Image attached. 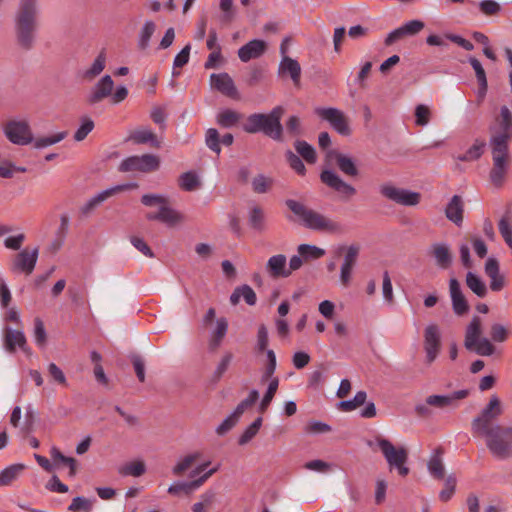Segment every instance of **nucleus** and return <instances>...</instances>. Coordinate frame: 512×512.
<instances>
[{"instance_id": "obj_17", "label": "nucleus", "mask_w": 512, "mask_h": 512, "mask_svg": "<svg viewBox=\"0 0 512 512\" xmlns=\"http://www.w3.org/2000/svg\"><path fill=\"white\" fill-rule=\"evenodd\" d=\"M325 160L327 163L334 162L337 168L346 176L355 178L359 175V170L352 157L337 150H328Z\"/></svg>"}, {"instance_id": "obj_3", "label": "nucleus", "mask_w": 512, "mask_h": 512, "mask_svg": "<svg viewBox=\"0 0 512 512\" xmlns=\"http://www.w3.org/2000/svg\"><path fill=\"white\" fill-rule=\"evenodd\" d=\"M285 204L288 209L298 217V220L301 221V223L308 229L333 232L338 228V224L336 222L296 200L287 199Z\"/></svg>"}, {"instance_id": "obj_62", "label": "nucleus", "mask_w": 512, "mask_h": 512, "mask_svg": "<svg viewBox=\"0 0 512 512\" xmlns=\"http://www.w3.org/2000/svg\"><path fill=\"white\" fill-rule=\"evenodd\" d=\"M232 360H233L232 352L228 351L223 355V357L221 358V361L219 362L218 366L216 367V369L213 373V381L217 382L222 378V376L227 371Z\"/></svg>"}, {"instance_id": "obj_49", "label": "nucleus", "mask_w": 512, "mask_h": 512, "mask_svg": "<svg viewBox=\"0 0 512 512\" xmlns=\"http://www.w3.org/2000/svg\"><path fill=\"white\" fill-rule=\"evenodd\" d=\"M273 179L263 174H258L252 180V189L255 193H267L273 186Z\"/></svg>"}, {"instance_id": "obj_21", "label": "nucleus", "mask_w": 512, "mask_h": 512, "mask_svg": "<svg viewBox=\"0 0 512 512\" xmlns=\"http://www.w3.org/2000/svg\"><path fill=\"white\" fill-rule=\"evenodd\" d=\"M449 291L452 309L457 316H463L469 312V304L461 290L460 282L456 278L449 280Z\"/></svg>"}, {"instance_id": "obj_12", "label": "nucleus", "mask_w": 512, "mask_h": 512, "mask_svg": "<svg viewBox=\"0 0 512 512\" xmlns=\"http://www.w3.org/2000/svg\"><path fill=\"white\" fill-rule=\"evenodd\" d=\"M380 193L383 197L403 206H416L421 200V194L419 192L397 188L391 184L381 185Z\"/></svg>"}, {"instance_id": "obj_25", "label": "nucleus", "mask_w": 512, "mask_h": 512, "mask_svg": "<svg viewBox=\"0 0 512 512\" xmlns=\"http://www.w3.org/2000/svg\"><path fill=\"white\" fill-rule=\"evenodd\" d=\"M266 49L267 44L265 41L253 39L238 50V57L242 62H248L251 59H256L262 56Z\"/></svg>"}, {"instance_id": "obj_5", "label": "nucleus", "mask_w": 512, "mask_h": 512, "mask_svg": "<svg viewBox=\"0 0 512 512\" xmlns=\"http://www.w3.org/2000/svg\"><path fill=\"white\" fill-rule=\"evenodd\" d=\"M464 347L480 356H491L495 352L492 340L482 337V320L477 315H474L466 326Z\"/></svg>"}, {"instance_id": "obj_54", "label": "nucleus", "mask_w": 512, "mask_h": 512, "mask_svg": "<svg viewBox=\"0 0 512 512\" xmlns=\"http://www.w3.org/2000/svg\"><path fill=\"white\" fill-rule=\"evenodd\" d=\"M259 398V392L256 389H252L248 396L243 399L235 408L233 413L237 415L239 418L243 415V413L250 407H252Z\"/></svg>"}, {"instance_id": "obj_33", "label": "nucleus", "mask_w": 512, "mask_h": 512, "mask_svg": "<svg viewBox=\"0 0 512 512\" xmlns=\"http://www.w3.org/2000/svg\"><path fill=\"white\" fill-rule=\"evenodd\" d=\"M443 453V448L438 447L427 464L430 474L437 480L443 479L445 474V469L441 458Z\"/></svg>"}, {"instance_id": "obj_31", "label": "nucleus", "mask_w": 512, "mask_h": 512, "mask_svg": "<svg viewBox=\"0 0 512 512\" xmlns=\"http://www.w3.org/2000/svg\"><path fill=\"white\" fill-rule=\"evenodd\" d=\"M431 253L436 260V264L442 269H448L453 261L450 248L445 243H434L431 246Z\"/></svg>"}, {"instance_id": "obj_13", "label": "nucleus", "mask_w": 512, "mask_h": 512, "mask_svg": "<svg viewBox=\"0 0 512 512\" xmlns=\"http://www.w3.org/2000/svg\"><path fill=\"white\" fill-rule=\"evenodd\" d=\"M315 114L322 120L329 122L331 127L340 135L349 136L351 134L349 120L341 110L333 107L316 108Z\"/></svg>"}, {"instance_id": "obj_34", "label": "nucleus", "mask_w": 512, "mask_h": 512, "mask_svg": "<svg viewBox=\"0 0 512 512\" xmlns=\"http://www.w3.org/2000/svg\"><path fill=\"white\" fill-rule=\"evenodd\" d=\"M51 458L54 462V466H57L59 463L69 467V477H74L77 473V460L73 457H68L62 454V452L56 448L52 447L50 450Z\"/></svg>"}, {"instance_id": "obj_45", "label": "nucleus", "mask_w": 512, "mask_h": 512, "mask_svg": "<svg viewBox=\"0 0 512 512\" xmlns=\"http://www.w3.org/2000/svg\"><path fill=\"white\" fill-rule=\"evenodd\" d=\"M106 56L104 50H102L99 55L94 60L93 64L89 69H87L83 77L86 80H92L96 76H98L105 68Z\"/></svg>"}, {"instance_id": "obj_51", "label": "nucleus", "mask_w": 512, "mask_h": 512, "mask_svg": "<svg viewBox=\"0 0 512 512\" xmlns=\"http://www.w3.org/2000/svg\"><path fill=\"white\" fill-rule=\"evenodd\" d=\"M80 120L81 124L73 136L77 142L83 141L95 127L94 121L88 116H83Z\"/></svg>"}, {"instance_id": "obj_36", "label": "nucleus", "mask_w": 512, "mask_h": 512, "mask_svg": "<svg viewBox=\"0 0 512 512\" xmlns=\"http://www.w3.org/2000/svg\"><path fill=\"white\" fill-rule=\"evenodd\" d=\"M469 63L471 64V66L473 67V69L475 71L476 78H477V81L479 84L478 96L480 98H483L486 95L487 88H488L485 70L482 67L481 62L475 57H470Z\"/></svg>"}, {"instance_id": "obj_40", "label": "nucleus", "mask_w": 512, "mask_h": 512, "mask_svg": "<svg viewBox=\"0 0 512 512\" xmlns=\"http://www.w3.org/2000/svg\"><path fill=\"white\" fill-rule=\"evenodd\" d=\"M486 143L483 140L476 139L474 144L462 155L456 157L457 160L462 162L478 160L483 152Z\"/></svg>"}, {"instance_id": "obj_37", "label": "nucleus", "mask_w": 512, "mask_h": 512, "mask_svg": "<svg viewBox=\"0 0 512 512\" xmlns=\"http://www.w3.org/2000/svg\"><path fill=\"white\" fill-rule=\"evenodd\" d=\"M24 464H12L0 472V486H8L24 471Z\"/></svg>"}, {"instance_id": "obj_9", "label": "nucleus", "mask_w": 512, "mask_h": 512, "mask_svg": "<svg viewBox=\"0 0 512 512\" xmlns=\"http://www.w3.org/2000/svg\"><path fill=\"white\" fill-rule=\"evenodd\" d=\"M5 137L15 145H27L33 142V134L27 120H9L2 126Z\"/></svg>"}, {"instance_id": "obj_39", "label": "nucleus", "mask_w": 512, "mask_h": 512, "mask_svg": "<svg viewBox=\"0 0 512 512\" xmlns=\"http://www.w3.org/2000/svg\"><path fill=\"white\" fill-rule=\"evenodd\" d=\"M466 285L480 298H484L487 295L486 284L479 276L472 272L466 274Z\"/></svg>"}, {"instance_id": "obj_14", "label": "nucleus", "mask_w": 512, "mask_h": 512, "mask_svg": "<svg viewBox=\"0 0 512 512\" xmlns=\"http://www.w3.org/2000/svg\"><path fill=\"white\" fill-rule=\"evenodd\" d=\"M360 252V246L358 244H352L350 246H339L335 251L336 256L344 254V261L341 265L340 281L344 286H348L351 280L352 270L357 263V259Z\"/></svg>"}, {"instance_id": "obj_38", "label": "nucleus", "mask_w": 512, "mask_h": 512, "mask_svg": "<svg viewBox=\"0 0 512 512\" xmlns=\"http://www.w3.org/2000/svg\"><path fill=\"white\" fill-rule=\"evenodd\" d=\"M276 367L277 359L275 352L273 350H267V363L265 364V367L260 378L261 384H264L266 382L271 383V380L279 379L278 377L274 376Z\"/></svg>"}, {"instance_id": "obj_35", "label": "nucleus", "mask_w": 512, "mask_h": 512, "mask_svg": "<svg viewBox=\"0 0 512 512\" xmlns=\"http://www.w3.org/2000/svg\"><path fill=\"white\" fill-rule=\"evenodd\" d=\"M242 115L232 109H225L216 116V123L222 128H232L241 120Z\"/></svg>"}, {"instance_id": "obj_42", "label": "nucleus", "mask_w": 512, "mask_h": 512, "mask_svg": "<svg viewBox=\"0 0 512 512\" xmlns=\"http://www.w3.org/2000/svg\"><path fill=\"white\" fill-rule=\"evenodd\" d=\"M201 183L198 176L192 172H184L179 177V187L184 191H194L200 187Z\"/></svg>"}, {"instance_id": "obj_53", "label": "nucleus", "mask_w": 512, "mask_h": 512, "mask_svg": "<svg viewBox=\"0 0 512 512\" xmlns=\"http://www.w3.org/2000/svg\"><path fill=\"white\" fill-rule=\"evenodd\" d=\"M68 135L67 131L58 132L54 135L47 136V137H40L35 139L34 141V147L37 149L45 148L51 145H54L56 143H59L60 141L64 140Z\"/></svg>"}, {"instance_id": "obj_4", "label": "nucleus", "mask_w": 512, "mask_h": 512, "mask_svg": "<svg viewBox=\"0 0 512 512\" xmlns=\"http://www.w3.org/2000/svg\"><path fill=\"white\" fill-rule=\"evenodd\" d=\"M485 438L490 453L498 459L512 456V427L498 425L477 434Z\"/></svg>"}, {"instance_id": "obj_6", "label": "nucleus", "mask_w": 512, "mask_h": 512, "mask_svg": "<svg viewBox=\"0 0 512 512\" xmlns=\"http://www.w3.org/2000/svg\"><path fill=\"white\" fill-rule=\"evenodd\" d=\"M376 441L390 470L396 469L400 476H407L410 472V469L406 466L408 461L407 449L402 446L395 447L392 442L386 438L377 437Z\"/></svg>"}, {"instance_id": "obj_30", "label": "nucleus", "mask_w": 512, "mask_h": 512, "mask_svg": "<svg viewBox=\"0 0 512 512\" xmlns=\"http://www.w3.org/2000/svg\"><path fill=\"white\" fill-rule=\"evenodd\" d=\"M5 348L8 352L13 353L16 350V346H19L24 352H28L26 346V337L23 332L19 330H13L9 327L5 329L4 338Z\"/></svg>"}, {"instance_id": "obj_57", "label": "nucleus", "mask_w": 512, "mask_h": 512, "mask_svg": "<svg viewBox=\"0 0 512 512\" xmlns=\"http://www.w3.org/2000/svg\"><path fill=\"white\" fill-rule=\"evenodd\" d=\"M146 471L143 461H133L121 467L119 473L122 475H131L134 477L142 476Z\"/></svg>"}, {"instance_id": "obj_23", "label": "nucleus", "mask_w": 512, "mask_h": 512, "mask_svg": "<svg viewBox=\"0 0 512 512\" xmlns=\"http://www.w3.org/2000/svg\"><path fill=\"white\" fill-rule=\"evenodd\" d=\"M218 470V467H214L200 476L198 479L192 480L190 482H177L172 484L168 488V493L172 495H179L181 492L185 494H190L195 489L202 486L213 474H215Z\"/></svg>"}, {"instance_id": "obj_47", "label": "nucleus", "mask_w": 512, "mask_h": 512, "mask_svg": "<svg viewBox=\"0 0 512 512\" xmlns=\"http://www.w3.org/2000/svg\"><path fill=\"white\" fill-rule=\"evenodd\" d=\"M249 224L251 228L257 231H263L265 229V216L261 207L255 206L251 209L249 213Z\"/></svg>"}, {"instance_id": "obj_28", "label": "nucleus", "mask_w": 512, "mask_h": 512, "mask_svg": "<svg viewBox=\"0 0 512 512\" xmlns=\"http://www.w3.org/2000/svg\"><path fill=\"white\" fill-rule=\"evenodd\" d=\"M469 391L466 389L455 391L450 395H430L426 398V403L430 406L444 408L454 406L457 400L466 398Z\"/></svg>"}, {"instance_id": "obj_63", "label": "nucleus", "mask_w": 512, "mask_h": 512, "mask_svg": "<svg viewBox=\"0 0 512 512\" xmlns=\"http://www.w3.org/2000/svg\"><path fill=\"white\" fill-rule=\"evenodd\" d=\"M456 488V478L452 475H449L444 484V488L439 493V498L443 502H447L451 499L455 492Z\"/></svg>"}, {"instance_id": "obj_59", "label": "nucleus", "mask_w": 512, "mask_h": 512, "mask_svg": "<svg viewBox=\"0 0 512 512\" xmlns=\"http://www.w3.org/2000/svg\"><path fill=\"white\" fill-rule=\"evenodd\" d=\"M489 334H490V339L493 342H498V343L505 342L509 337L508 329L500 323H493L490 326Z\"/></svg>"}, {"instance_id": "obj_61", "label": "nucleus", "mask_w": 512, "mask_h": 512, "mask_svg": "<svg viewBox=\"0 0 512 512\" xmlns=\"http://www.w3.org/2000/svg\"><path fill=\"white\" fill-rule=\"evenodd\" d=\"M285 158L289 166L299 175H305L306 167L301 158L291 150L286 151Z\"/></svg>"}, {"instance_id": "obj_18", "label": "nucleus", "mask_w": 512, "mask_h": 512, "mask_svg": "<svg viewBox=\"0 0 512 512\" xmlns=\"http://www.w3.org/2000/svg\"><path fill=\"white\" fill-rule=\"evenodd\" d=\"M114 88V81L110 75L103 76L86 96V103L90 106L96 105L105 98L111 96Z\"/></svg>"}, {"instance_id": "obj_64", "label": "nucleus", "mask_w": 512, "mask_h": 512, "mask_svg": "<svg viewBox=\"0 0 512 512\" xmlns=\"http://www.w3.org/2000/svg\"><path fill=\"white\" fill-rule=\"evenodd\" d=\"M239 417L233 412L223 420V422L216 428V433L220 436L229 432L239 421Z\"/></svg>"}, {"instance_id": "obj_24", "label": "nucleus", "mask_w": 512, "mask_h": 512, "mask_svg": "<svg viewBox=\"0 0 512 512\" xmlns=\"http://www.w3.org/2000/svg\"><path fill=\"white\" fill-rule=\"evenodd\" d=\"M278 75L280 77L289 76L295 87H300L301 66L299 62L289 56H283L279 68Z\"/></svg>"}, {"instance_id": "obj_2", "label": "nucleus", "mask_w": 512, "mask_h": 512, "mask_svg": "<svg viewBox=\"0 0 512 512\" xmlns=\"http://www.w3.org/2000/svg\"><path fill=\"white\" fill-rule=\"evenodd\" d=\"M284 112L285 110L282 106H276L268 114H250L242 125V129L248 134L263 133L276 142H283L284 129L281 124V118Z\"/></svg>"}, {"instance_id": "obj_50", "label": "nucleus", "mask_w": 512, "mask_h": 512, "mask_svg": "<svg viewBox=\"0 0 512 512\" xmlns=\"http://www.w3.org/2000/svg\"><path fill=\"white\" fill-rule=\"evenodd\" d=\"M94 500L77 496L72 499V502L68 506L70 512H91L93 508Z\"/></svg>"}, {"instance_id": "obj_56", "label": "nucleus", "mask_w": 512, "mask_h": 512, "mask_svg": "<svg viewBox=\"0 0 512 512\" xmlns=\"http://www.w3.org/2000/svg\"><path fill=\"white\" fill-rule=\"evenodd\" d=\"M269 343L268 329L264 324H260L257 331V342L254 351L257 354L266 352Z\"/></svg>"}, {"instance_id": "obj_44", "label": "nucleus", "mask_w": 512, "mask_h": 512, "mask_svg": "<svg viewBox=\"0 0 512 512\" xmlns=\"http://www.w3.org/2000/svg\"><path fill=\"white\" fill-rule=\"evenodd\" d=\"M205 144L215 154L221 153V136L216 128H209L205 132Z\"/></svg>"}, {"instance_id": "obj_26", "label": "nucleus", "mask_w": 512, "mask_h": 512, "mask_svg": "<svg viewBox=\"0 0 512 512\" xmlns=\"http://www.w3.org/2000/svg\"><path fill=\"white\" fill-rule=\"evenodd\" d=\"M286 264L287 259L284 254L273 255L266 263V271L273 279L289 277L290 270H287Z\"/></svg>"}, {"instance_id": "obj_15", "label": "nucleus", "mask_w": 512, "mask_h": 512, "mask_svg": "<svg viewBox=\"0 0 512 512\" xmlns=\"http://www.w3.org/2000/svg\"><path fill=\"white\" fill-rule=\"evenodd\" d=\"M39 248L33 250L23 249L14 255L11 262V271L14 273H24L30 275L35 269L38 260Z\"/></svg>"}, {"instance_id": "obj_32", "label": "nucleus", "mask_w": 512, "mask_h": 512, "mask_svg": "<svg viewBox=\"0 0 512 512\" xmlns=\"http://www.w3.org/2000/svg\"><path fill=\"white\" fill-rule=\"evenodd\" d=\"M227 330L228 321L226 320V318L221 317L217 319L216 328L213 330L211 334V339L208 345L210 351L215 352L219 348V346L222 343V340L227 334Z\"/></svg>"}, {"instance_id": "obj_20", "label": "nucleus", "mask_w": 512, "mask_h": 512, "mask_svg": "<svg viewBox=\"0 0 512 512\" xmlns=\"http://www.w3.org/2000/svg\"><path fill=\"white\" fill-rule=\"evenodd\" d=\"M136 184H121L114 187L103 190L94 197H92L85 205L81 207V213L83 215L90 214L98 205L107 200L108 198L116 195L117 193L123 192L130 188L136 187Z\"/></svg>"}, {"instance_id": "obj_46", "label": "nucleus", "mask_w": 512, "mask_h": 512, "mask_svg": "<svg viewBox=\"0 0 512 512\" xmlns=\"http://www.w3.org/2000/svg\"><path fill=\"white\" fill-rule=\"evenodd\" d=\"M279 387V379L271 380V383L268 384V388L259 404V412L265 413L272 402L277 390Z\"/></svg>"}, {"instance_id": "obj_48", "label": "nucleus", "mask_w": 512, "mask_h": 512, "mask_svg": "<svg viewBox=\"0 0 512 512\" xmlns=\"http://www.w3.org/2000/svg\"><path fill=\"white\" fill-rule=\"evenodd\" d=\"M262 417L256 418L242 433V435L238 439L239 445H245L250 442L258 433L261 425H262Z\"/></svg>"}, {"instance_id": "obj_55", "label": "nucleus", "mask_w": 512, "mask_h": 512, "mask_svg": "<svg viewBox=\"0 0 512 512\" xmlns=\"http://www.w3.org/2000/svg\"><path fill=\"white\" fill-rule=\"evenodd\" d=\"M498 229L505 243L512 249V223L508 215L499 220Z\"/></svg>"}, {"instance_id": "obj_16", "label": "nucleus", "mask_w": 512, "mask_h": 512, "mask_svg": "<svg viewBox=\"0 0 512 512\" xmlns=\"http://www.w3.org/2000/svg\"><path fill=\"white\" fill-rule=\"evenodd\" d=\"M441 349V334L438 325L430 324L424 330V350L426 362L433 363Z\"/></svg>"}, {"instance_id": "obj_43", "label": "nucleus", "mask_w": 512, "mask_h": 512, "mask_svg": "<svg viewBox=\"0 0 512 512\" xmlns=\"http://www.w3.org/2000/svg\"><path fill=\"white\" fill-rule=\"evenodd\" d=\"M132 139L137 144L150 143L152 147H160V142L158 141L156 134L148 129L137 130L132 135Z\"/></svg>"}, {"instance_id": "obj_41", "label": "nucleus", "mask_w": 512, "mask_h": 512, "mask_svg": "<svg viewBox=\"0 0 512 512\" xmlns=\"http://www.w3.org/2000/svg\"><path fill=\"white\" fill-rule=\"evenodd\" d=\"M297 153L309 164L317 161V155L314 147L304 140H297L294 143Z\"/></svg>"}, {"instance_id": "obj_10", "label": "nucleus", "mask_w": 512, "mask_h": 512, "mask_svg": "<svg viewBox=\"0 0 512 512\" xmlns=\"http://www.w3.org/2000/svg\"><path fill=\"white\" fill-rule=\"evenodd\" d=\"M160 159L156 155L144 154L142 156H130L124 159L119 165L121 172L139 171L149 173L158 170Z\"/></svg>"}, {"instance_id": "obj_58", "label": "nucleus", "mask_w": 512, "mask_h": 512, "mask_svg": "<svg viewBox=\"0 0 512 512\" xmlns=\"http://www.w3.org/2000/svg\"><path fill=\"white\" fill-rule=\"evenodd\" d=\"M200 453L196 452L193 454H189L185 456L181 461H179L172 469L174 475L179 476L182 475L186 470H188L193 463L199 459Z\"/></svg>"}, {"instance_id": "obj_22", "label": "nucleus", "mask_w": 512, "mask_h": 512, "mask_svg": "<svg viewBox=\"0 0 512 512\" xmlns=\"http://www.w3.org/2000/svg\"><path fill=\"white\" fill-rule=\"evenodd\" d=\"M146 218L150 221H160L169 227H173L183 221V216L168 204L160 206L158 212L147 213Z\"/></svg>"}, {"instance_id": "obj_27", "label": "nucleus", "mask_w": 512, "mask_h": 512, "mask_svg": "<svg viewBox=\"0 0 512 512\" xmlns=\"http://www.w3.org/2000/svg\"><path fill=\"white\" fill-rule=\"evenodd\" d=\"M485 273L490 278V289L498 292L505 286V278L500 274L499 262L496 258H488L485 263Z\"/></svg>"}, {"instance_id": "obj_11", "label": "nucleus", "mask_w": 512, "mask_h": 512, "mask_svg": "<svg viewBox=\"0 0 512 512\" xmlns=\"http://www.w3.org/2000/svg\"><path fill=\"white\" fill-rule=\"evenodd\" d=\"M320 180L330 189L338 193L341 200L349 201L357 194L356 188L345 182L335 171L324 169L320 173Z\"/></svg>"}, {"instance_id": "obj_52", "label": "nucleus", "mask_w": 512, "mask_h": 512, "mask_svg": "<svg viewBox=\"0 0 512 512\" xmlns=\"http://www.w3.org/2000/svg\"><path fill=\"white\" fill-rule=\"evenodd\" d=\"M303 259H319L325 254V250L310 244H301L297 248Z\"/></svg>"}, {"instance_id": "obj_29", "label": "nucleus", "mask_w": 512, "mask_h": 512, "mask_svg": "<svg viewBox=\"0 0 512 512\" xmlns=\"http://www.w3.org/2000/svg\"><path fill=\"white\" fill-rule=\"evenodd\" d=\"M464 205L461 196L454 195L445 208L446 218L460 227L463 223Z\"/></svg>"}, {"instance_id": "obj_8", "label": "nucleus", "mask_w": 512, "mask_h": 512, "mask_svg": "<svg viewBox=\"0 0 512 512\" xmlns=\"http://www.w3.org/2000/svg\"><path fill=\"white\" fill-rule=\"evenodd\" d=\"M38 0H20L16 13L19 32H33L37 25Z\"/></svg>"}, {"instance_id": "obj_19", "label": "nucleus", "mask_w": 512, "mask_h": 512, "mask_svg": "<svg viewBox=\"0 0 512 512\" xmlns=\"http://www.w3.org/2000/svg\"><path fill=\"white\" fill-rule=\"evenodd\" d=\"M210 81L211 86L223 95L235 100L240 99V95L234 81L228 73H213L210 76Z\"/></svg>"}, {"instance_id": "obj_1", "label": "nucleus", "mask_w": 512, "mask_h": 512, "mask_svg": "<svg viewBox=\"0 0 512 512\" xmlns=\"http://www.w3.org/2000/svg\"><path fill=\"white\" fill-rule=\"evenodd\" d=\"M489 147L493 166L489 172L492 184L499 188L503 185L510 163L509 142L512 139V112L502 106L500 114L489 125Z\"/></svg>"}, {"instance_id": "obj_60", "label": "nucleus", "mask_w": 512, "mask_h": 512, "mask_svg": "<svg viewBox=\"0 0 512 512\" xmlns=\"http://www.w3.org/2000/svg\"><path fill=\"white\" fill-rule=\"evenodd\" d=\"M216 500V492L208 490L201 495V501L196 502L192 506V512H201L205 508L210 507Z\"/></svg>"}, {"instance_id": "obj_7", "label": "nucleus", "mask_w": 512, "mask_h": 512, "mask_svg": "<svg viewBox=\"0 0 512 512\" xmlns=\"http://www.w3.org/2000/svg\"><path fill=\"white\" fill-rule=\"evenodd\" d=\"M503 414V408L498 396L493 395L488 404L482 409L471 423L472 431L475 434L491 429L499 424L495 421Z\"/></svg>"}]
</instances>
